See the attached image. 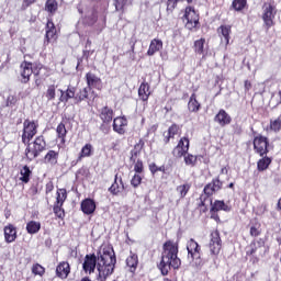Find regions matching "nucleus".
I'll return each mask as SVG.
<instances>
[{"mask_svg": "<svg viewBox=\"0 0 281 281\" xmlns=\"http://www.w3.org/2000/svg\"><path fill=\"white\" fill-rule=\"evenodd\" d=\"M115 251L111 247H104L99 251L98 257L95 255H87L83 261V271L86 273H93L95 271V265L99 272V280L105 281L115 269Z\"/></svg>", "mask_w": 281, "mask_h": 281, "instance_id": "f257e3e1", "label": "nucleus"}, {"mask_svg": "<svg viewBox=\"0 0 281 281\" xmlns=\"http://www.w3.org/2000/svg\"><path fill=\"white\" fill-rule=\"evenodd\" d=\"M162 256L159 269L162 276H168L170 269H179L181 259L179 258V243L168 240L162 246Z\"/></svg>", "mask_w": 281, "mask_h": 281, "instance_id": "f03ea898", "label": "nucleus"}, {"mask_svg": "<svg viewBox=\"0 0 281 281\" xmlns=\"http://www.w3.org/2000/svg\"><path fill=\"white\" fill-rule=\"evenodd\" d=\"M25 157L29 159V161H34L45 148H47V143H45V138L43 136H38L35 138L32 143L25 144Z\"/></svg>", "mask_w": 281, "mask_h": 281, "instance_id": "7ed1b4c3", "label": "nucleus"}, {"mask_svg": "<svg viewBox=\"0 0 281 281\" xmlns=\"http://www.w3.org/2000/svg\"><path fill=\"white\" fill-rule=\"evenodd\" d=\"M187 251H188V258H191L194 267H201L202 260H201V246L196 240L190 239L187 243Z\"/></svg>", "mask_w": 281, "mask_h": 281, "instance_id": "20e7f679", "label": "nucleus"}, {"mask_svg": "<svg viewBox=\"0 0 281 281\" xmlns=\"http://www.w3.org/2000/svg\"><path fill=\"white\" fill-rule=\"evenodd\" d=\"M261 19L266 30L273 27V20L276 19V8L270 2H265L262 5Z\"/></svg>", "mask_w": 281, "mask_h": 281, "instance_id": "39448f33", "label": "nucleus"}, {"mask_svg": "<svg viewBox=\"0 0 281 281\" xmlns=\"http://www.w3.org/2000/svg\"><path fill=\"white\" fill-rule=\"evenodd\" d=\"M38 128V124L34 121L25 120L23 123V134L22 142L24 144H30V140L34 138Z\"/></svg>", "mask_w": 281, "mask_h": 281, "instance_id": "423d86ee", "label": "nucleus"}, {"mask_svg": "<svg viewBox=\"0 0 281 281\" xmlns=\"http://www.w3.org/2000/svg\"><path fill=\"white\" fill-rule=\"evenodd\" d=\"M223 247V241L221 240V234L218 231H215L211 234V239L209 243V249L212 256H218Z\"/></svg>", "mask_w": 281, "mask_h": 281, "instance_id": "0eeeda50", "label": "nucleus"}, {"mask_svg": "<svg viewBox=\"0 0 281 281\" xmlns=\"http://www.w3.org/2000/svg\"><path fill=\"white\" fill-rule=\"evenodd\" d=\"M267 146H269V140H267V137H265V136L255 137L254 148H255L256 153H258V155H260V157H262L263 155H267V153H269V149L267 148Z\"/></svg>", "mask_w": 281, "mask_h": 281, "instance_id": "6e6552de", "label": "nucleus"}, {"mask_svg": "<svg viewBox=\"0 0 281 281\" xmlns=\"http://www.w3.org/2000/svg\"><path fill=\"white\" fill-rule=\"evenodd\" d=\"M184 19L189 30H192V27H196V25H199V15H196V11H194L192 7H188L186 9Z\"/></svg>", "mask_w": 281, "mask_h": 281, "instance_id": "1a4fd4ad", "label": "nucleus"}, {"mask_svg": "<svg viewBox=\"0 0 281 281\" xmlns=\"http://www.w3.org/2000/svg\"><path fill=\"white\" fill-rule=\"evenodd\" d=\"M223 188V182L218 178L214 179L211 183L204 187V194L212 196L214 192H218Z\"/></svg>", "mask_w": 281, "mask_h": 281, "instance_id": "9d476101", "label": "nucleus"}, {"mask_svg": "<svg viewBox=\"0 0 281 281\" xmlns=\"http://www.w3.org/2000/svg\"><path fill=\"white\" fill-rule=\"evenodd\" d=\"M32 74H34V70L32 69V63L23 61L21 64L22 82L24 83L30 82V76H32Z\"/></svg>", "mask_w": 281, "mask_h": 281, "instance_id": "9b49d317", "label": "nucleus"}, {"mask_svg": "<svg viewBox=\"0 0 281 281\" xmlns=\"http://www.w3.org/2000/svg\"><path fill=\"white\" fill-rule=\"evenodd\" d=\"M88 89H100L102 87V79L93 75V72H88L86 75Z\"/></svg>", "mask_w": 281, "mask_h": 281, "instance_id": "f8f14e48", "label": "nucleus"}, {"mask_svg": "<svg viewBox=\"0 0 281 281\" xmlns=\"http://www.w3.org/2000/svg\"><path fill=\"white\" fill-rule=\"evenodd\" d=\"M127 125L128 121H126L125 117H116L113 121V131H115V133H119V135H124V133H126L124 127Z\"/></svg>", "mask_w": 281, "mask_h": 281, "instance_id": "ddd939ff", "label": "nucleus"}, {"mask_svg": "<svg viewBox=\"0 0 281 281\" xmlns=\"http://www.w3.org/2000/svg\"><path fill=\"white\" fill-rule=\"evenodd\" d=\"M56 273L58 278H61V280H66V278L71 273V268L69 267L68 262H60L56 268Z\"/></svg>", "mask_w": 281, "mask_h": 281, "instance_id": "4468645a", "label": "nucleus"}, {"mask_svg": "<svg viewBox=\"0 0 281 281\" xmlns=\"http://www.w3.org/2000/svg\"><path fill=\"white\" fill-rule=\"evenodd\" d=\"M4 240L5 243H14L16 240V227L14 225L4 226Z\"/></svg>", "mask_w": 281, "mask_h": 281, "instance_id": "2eb2a0df", "label": "nucleus"}, {"mask_svg": "<svg viewBox=\"0 0 281 281\" xmlns=\"http://www.w3.org/2000/svg\"><path fill=\"white\" fill-rule=\"evenodd\" d=\"M215 122H217L220 126H227V124L232 123V116H229L225 110H220L215 115Z\"/></svg>", "mask_w": 281, "mask_h": 281, "instance_id": "dca6fc26", "label": "nucleus"}, {"mask_svg": "<svg viewBox=\"0 0 281 281\" xmlns=\"http://www.w3.org/2000/svg\"><path fill=\"white\" fill-rule=\"evenodd\" d=\"M160 49H164V42L161 40L154 38L149 44L147 56H155V54L160 52Z\"/></svg>", "mask_w": 281, "mask_h": 281, "instance_id": "f3484780", "label": "nucleus"}, {"mask_svg": "<svg viewBox=\"0 0 281 281\" xmlns=\"http://www.w3.org/2000/svg\"><path fill=\"white\" fill-rule=\"evenodd\" d=\"M100 120H102V122L105 124H111V122H113V109L103 106L100 110Z\"/></svg>", "mask_w": 281, "mask_h": 281, "instance_id": "a211bd4d", "label": "nucleus"}, {"mask_svg": "<svg viewBox=\"0 0 281 281\" xmlns=\"http://www.w3.org/2000/svg\"><path fill=\"white\" fill-rule=\"evenodd\" d=\"M60 102H69L72 98L76 100V87L69 86L66 91L60 90Z\"/></svg>", "mask_w": 281, "mask_h": 281, "instance_id": "6ab92c4d", "label": "nucleus"}, {"mask_svg": "<svg viewBox=\"0 0 281 281\" xmlns=\"http://www.w3.org/2000/svg\"><path fill=\"white\" fill-rule=\"evenodd\" d=\"M83 214H93L95 212V202L91 199H86L81 202Z\"/></svg>", "mask_w": 281, "mask_h": 281, "instance_id": "aec40b11", "label": "nucleus"}, {"mask_svg": "<svg viewBox=\"0 0 281 281\" xmlns=\"http://www.w3.org/2000/svg\"><path fill=\"white\" fill-rule=\"evenodd\" d=\"M138 95L143 102H147L148 98H150V86L143 82L138 88Z\"/></svg>", "mask_w": 281, "mask_h": 281, "instance_id": "412c9836", "label": "nucleus"}, {"mask_svg": "<svg viewBox=\"0 0 281 281\" xmlns=\"http://www.w3.org/2000/svg\"><path fill=\"white\" fill-rule=\"evenodd\" d=\"M59 154L56 150H48L44 157V164H48L49 166H56L58 164Z\"/></svg>", "mask_w": 281, "mask_h": 281, "instance_id": "4be33fe9", "label": "nucleus"}, {"mask_svg": "<svg viewBox=\"0 0 281 281\" xmlns=\"http://www.w3.org/2000/svg\"><path fill=\"white\" fill-rule=\"evenodd\" d=\"M231 212L232 211V207L227 204H225L224 201H221V200H216L213 204H212V207H211V212Z\"/></svg>", "mask_w": 281, "mask_h": 281, "instance_id": "5701e85b", "label": "nucleus"}, {"mask_svg": "<svg viewBox=\"0 0 281 281\" xmlns=\"http://www.w3.org/2000/svg\"><path fill=\"white\" fill-rule=\"evenodd\" d=\"M45 38L47 43H49L52 38H56V26L54 25V22L52 20L47 21Z\"/></svg>", "mask_w": 281, "mask_h": 281, "instance_id": "b1692460", "label": "nucleus"}, {"mask_svg": "<svg viewBox=\"0 0 281 281\" xmlns=\"http://www.w3.org/2000/svg\"><path fill=\"white\" fill-rule=\"evenodd\" d=\"M188 109L191 113H196L201 109V103H199V101L196 100L195 93L191 94L188 103Z\"/></svg>", "mask_w": 281, "mask_h": 281, "instance_id": "393cba45", "label": "nucleus"}, {"mask_svg": "<svg viewBox=\"0 0 281 281\" xmlns=\"http://www.w3.org/2000/svg\"><path fill=\"white\" fill-rule=\"evenodd\" d=\"M217 33L223 36L225 44L229 45V34H232V26L222 25L217 29Z\"/></svg>", "mask_w": 281, "mask_h": 281, "instance_id": "a878e982", "label": "nucleus"}, {"mask_svg": "<svg viewBox=\"0 0 281 281\" xmlns=\"http://www.w3.org/2000/svg\"><path fill=\"white\" fill-rule=\"evenodd\" d=\"M261 247H265V240L263 239H257L250 244V249L246 251L247 256H254L258 249H261Z\"/></svg>", "mask_w": 281, "mask_h": 281, "instance_id": "bb28decb", "label": "nucleus"}, {"mask_svg": "<svg viewBox=\"0 0 281 281\" xmlns=\"http://www.w3.org/2000/svg\"><path fill=\"white\" fill-rule=\"evenodd\" d=\"M91 153H93V145L92 144H86L77 158V161H82L85 157H91Z\"/></svg>", "mask_w": 281, "mask_h": 281, "instance_id": "cd10ccee", "label": "nucleus"}, {"mask_svg": "<svg viewBox=\"0 0 281 281\" xmlns=\"http://www.w3.org/2000/svg\"><path fill=\"white\" fill-rule=\"evenodd\" d=\"M193 49L195 54L203 56V54H205V38L201 37L200 40H196L194 42Z\"/></svg>", "mask_w": 281, "mask_h": 281, "instance_id": "c85d7f7f", "label": "nucleus"}, {"mask_svg": "<svg viewBox=\"0 0 281 281\" xmlns=\"http://www.w3.org/2000/svg\"><path fill=\"white\" fill-rule=\"evenodd\" d=\"M27 234H38L41 232V222L31 221L26 224Z\"/></svg>", "mask_w": 281, "mask_h": 281, "instance_id": "c756f323", "label": "nucleus"}, {"mask_svg": "<svg viewBox=\"0 0 281 281\" xmlns=\"http://www.w3.org/2000/svg\"><path fill=\"white\" fill-rule=\"evenodd\" d=\"M21 178L20 181L23 183H30V176L32 175V170H30V167L24 166L20 171Z\"/></svg>", "mask_w": 281, "mask_h": 281, "instance_id": "7c9ffc66", "label": "nucleus"}, {"mask_svg": "<svg viewBox=\"0 0 281 281\" xmlns=\"http://www.w3.org/2000/svg\"><path fill=\"white\" fill-rule=\"evenodd\" d=\"M89 91H91L89 88L81 89L78 93H76L75 101L79 103L82 102V100H87L89 98Z\"/></svg>", "mask_w": 281, "mask_h": 281, "instance_id": "2f4dec72", "label": "nucleus"}, {"mask_svg": "<svg viewBox=\"0 0 281 281\" xmlns=\"http://www.w3.org/2000/svg\"><path fill=\"white\" fill-rule=\"evenodd\" d=\"M271 165V158L269 157H263L261 158L258 162H257V168L260 172H262L263 170H267V168H269V166Z\"/></svg>", "mask_w": 281, "mask_h": 281, "instance_id": "473e14b6", "label": "nucleus"}, {"mask_svg": "<svg viewBox=\"0 0 281 281\" xmlns=\"http://www.w3.org/2000/svg\"><path fill=\"white\" fill-rule=\"evenodd\" d=\"M172 153H173V157H178V158L186 157V155L188 154V143L186 147H181V145H177Z\"/></svg>", "mask_w": 281, "mask_h": 281, "instance_id": "72a5a7b5", "label": "nucleus"}, {"mask_svg": "<svg viewBox=\"0 0 281 281\" xmlns=\"http://www.w3.org/2000/svg\"><path fill=\"white\" fill-rule=\"evenodd\" d=\"M137 262H138L137 255H131L126 259V265H127V267H130L132 272L137 269Z\"/></svg>", "mask_w": 281, "mask_h": 281, "instance_id": "f704fd0d", "label": "nucleus"}, {"mask_svg": "<svg viewBox=\"0 0 281 281\" xmlns=\"http://www.w3.org/2000/svg\"><path fill=\"white\" fill-rule=\"evenodd\" d=\"M66 200H67V190H65V189H59V190L57 191L56 204H57V205H63Z\"/></svg>", "mask_w": 281, "mask_h": 281, "instance_id": "c9c22d12", "label": "nucleus"}, {"mask_svg": "<svg viewBox=\"0 0 281 281\" xmlns=\"http://www.w3.org/2000/svg\"><path fill=\"white\" fill-rule=\"evenodd\" d=\"M176 191L180 195V199H184L186 194L190 192V184L186 183V184L178 186Z\"/></svg>", "mask_w": 281, "mask_h": 281, "instance_id": "e433bc0d", "label": "nucleus"}, {"mask_svg": "<svg viewBox=\"0 0 281 281\" xmlns=\"http://www.w3.org/2000/svg\"><path fill=\"white\" fill-rule=\"evenodd\" d=\"M45 10L47 12H50V14H54V12L58 10V2H56L55 0H47L45 4Z\"/></svg>", "mask_w": 281, "mask_h": 281, "instance_id": "4c0bfd02", "label": "nucleus"}, {"mask_svg": "<svg viewBox=\"0 0 281 281\" xmlns=\"http://www.w3.org/2000/svg\"><path fill=\"white\" fill-rule=\"evenodd\" d=\"M183 157L186 166H190L191 168H194V166H196V156L192 154H187Z\"/></svg>", "mask_w": 281, "mask_h": 281, "instance_id": "58836bf2", "label": "nucleus"}, {"mask_svg": "<svg viewBox=\"0 0 281 281\" xmlns=\"http://www.w3.org/2000/svg\"><path fill=\"white\" fill-rule=\"evenodd\" d=\"M245 5H247V0H234L232 3V8H234L236 12H240V10H245Z\"/></svg>", "mask_w": 281, "mask_h": 281, "instance_id": "ea45409f", "label": "nucleus"}, {"mask_svg": "<svg viewBox=\"0 0 281 281\" xmlns=\"http://www.w3.org/2000/svg\"><path fill=\"white\" fill-rule=\"evenodd\" d=\"M177 133H179V125L172 124V125L168 128L167 142H170V139H171L172 137H175V135H177Z\"/></svg>", "mask_w": 281, "mask_h": 281, "instance_id": "a19ab883", "label": "nucleus"}, {"mask_svg": "<svg viewBox=\"0 0 281 281\" xmlns=\"http://www.w3.org/2000/svg\"><path fill=\"white\" fill-rule=\"evenodd\" d=\"M57 135L58 137L61 139V142H65V137L67 135V128L65 127V125L63 123H60L58 126H57Z\"/></svg>", "mask_w": 281, "mask_h": 281, "instance_id": "79ce46f5", "label": "nucleus"}, {"mask_svg": "<svg viewBox=\"0 0 281 281\" xmlns=\"http://www.w3.org/2000/svg\"><path fill=\"white\" fill-rule=\"evenodd\" d=\"M47 100H56V86L52 85L46 91Z\"/></svg>", "mask_w": 281, "mask_h": 281, "instance_id": "37998d69", "label": "nucleus"}, {"mask_svg": "<svg viewBox=\"0 0 281 281\" xmlns=\"http://www.w3.org/2000/svg\"><path fill=\"white\" fill-rule=\"evenodd\" d=\"M32 273H34V276H44L45 268L43 266L36 263L32 267Z\"/></svg>", "mask_w": 281, "mask_h": 281, "instance_id": "c03bdc74", "label": "nucleus"}, {"mask_svg": "<svg viewBox=\"0 0 281 281\" xmlns=\"http://www.w3.org/2000/svg\"><path fill=\"white\" fill-rule=\"evenodd\" d=\"M122 188H124V184H122V187H120V184L117 183V178H116L114 183L109 188V192H111V194H119V192L122 190Z\"/></svg>", "mask_w": 281, "mask_h": 281, "instance_id": "a18cd8bd", "label": "nucleus"}, {"mask_svg": "<svg viewBox=\"0 0 281 281\" xmlns=\"http://www.w3.org/2000/svg\"><path fill=\"white\" fill-rule=\"evenodd\" d=\"M260 234V224L259 223H255L250 226V236H252V238L258 237V235Z\"/></svg>", "mask_w": 281, "mask_h": 281, "instance_id": "49530a36", "label": "nucleus"}, {"mask_svg": "<svg viewBox=\"0 0 281 281\" xmlns=\"http://www.w3.org/2000/svg\"><path fill=\"white\" fill-rule=\"evenodd\" d=\"M179 1H183V0H168L167 1V10H175V8H177V3H179ZM188 3H192V0H187Z\"/></svg>", "mask_w": 281, "mask_h": 281, "instance_id": "de8ad7c7", "label": "nucleus"}, {"mask_svg": "<svg viewBox=\"0 0 281 281\" xmlns=\"http://www.w3.org/2000/svg\"><path fill=\"white\" fill-rule=\"evenodd\" d=\"M142 183V176L139 175H134V177L131 180V184L133 186V188H139Z\"/></svg>", "mask_w": 281, "mask_h": 281, "instance_id": "09e8293b", "label": "nucleus"}, {"mask_svg": "<svg viewBox=\"0 0 281 281\" xmlns=\"http://www.w3.org/2000/svg\"><path fill=\"white\" fill-rule=\"evenodd\" d=\"M63 205L60 204H56L54 206V214H56V216H58V218H63V216H65V211H63Z\"/></svg>", "mask_w": 281, "mask_h": 281, "instance_id": "8fccbe9b", "label": "nucleus"}, {"mask_svg": "<svg viewBox=\"0 0 281 281\" xmlns=\"http://www.w3.org/2000/svg\"><path fill=\"white\" fill-rule=\"evenodd\" d=\"M270 128L272 131H276V132L280 131V128H281V119L279 117V119L272 121L270 123Z\"/></svg>", "mask_w": 281, "mask_h": 281, "instance_id": "3c124183", "label": "nucleus"}, {"mask_svg": "<svg viewBox=\"0 0 281 281\" xmlns=\"http://www.w3.org/2000/svg\"><path fill=\"white\" fill-rule=\"evenodd\" d=\"M127 0H114V5L116 12H120V10H124V5H126Z\"/></svg>", "mask_w": 281, "mask_h": 281, "instance_id": "603ef678", "label": "nucleus"}, {"mask_svg": "<svg viewBox=\"0 0 281 281\" xmlns=\"http://www.w3.org/2000/svg\"><path fill=\"white\" fill-rule=\"evenodd\" d=\"M178 146H180V148H186V146H188V150H190V139H188V137L181 138Z\"/></svg>", "mask_w": 281, "mask_h": 281, "instance_id": "864d4df0", "label": "nucleus"}, {"mask_svg": "<svg viewBox=\"0 0 281 281\" xmlns=\"http://www.w3.org/2000/svg\"><path fill=\"white\" fill-rule=\"evenodd\" d=\"M134 170L138 175L142 173L144 171V162H142V160H137L135 166H134Z\"/></svg>", "mask_w": 281, "mask_h": 281, "instance_id": "5fc2aeb1", "label": "nucleus"}, {"mask_svg": "<svg viewBox=\"0 0 281 281\" xmlns=\"http://www.w3.org/2000/svg\"><path fill=\"white\" fill-rule=\"evenodd\" d=\"M111 123H105L103 122L101 125H100V131L102 133H104V135H108L109 131H111V126H110Z\"/></svg>", "mask_w": 281, "mask_h": 281, "instance_id": "6e6d98bb", "label": "nucleus"}, {"mask_svg": "<svg viewBox=\"0 0 281 281\" xmlns=\"http://www.w3.org/2000/svg\"><path fill=\"white\" fill-rule=\"evenodd\" d=\"M15 102H16V99L14 98V95H9L7 99V106H12L14 105Z\"/></svg>", "mask_w": 281, "mask_h": 281, "instance_id": "4d7b16f0", "label": "nucleus"}, {"mask_svg": "<svg viewBox=\"0 0 281 281\" xmlns=\"http://www.w3.org/2000/svg\"><path fill=\"white\" fill-rule=\"evenodd\" d=\"M149 170H150L151 175H155V172H158L159 167H157V165L155 162H151L149 165Z\"/></svg>", "mask_w": 281, "mask_h": 281, "instance_id": "13d9d810", "label": "nucleus"}, {"mask_svg": "<svg viewBox=\"0 0 281 281\" xmlns=\"http://www.w3.org/2000/svg\"><path fill=\"white\" fill-rule=\"evenodd\" d=\"M244 87H245V91H249V89H251V81L246 80Z\"/></svg>", "mask_w": 281, "mask_h": 281, "instance_id": "bf43d9fd", "label": "nucleus"}, {"mask_svg": "<svg viewBox=\"0 0 281 281\" xmlns=\"http://www.w3.org/2000/svg\"><path fill=\"white\" fill-rule=\"evenodd\" d=\"M52 190H54V184L53 183H48L46 184V192H52Z\"/></svg>", "mask_w": 281, "mask_h": 281, "instance_id": "052dcab7", "label": "nucleus"}, {"mask_svg": "<svg viewBox=\"0 0 281 281\" xmlns=\"http://www.w3.org/2000/svg\"><path fill=\"white\" fill-rule=\"evenodd\" d=\"M158 172H166V167L165 166L158 167Z\"/></svg>", "mask_w": 281, "mask_h": 281, "instance_id": "680f3d73", "label": "nucleus"}, {"mask_svg": "<svg viewBox=\"0 0 281 281\" xmlns=\"http://www.w3.org/2000/svg\"><path fill=\"white\" fill-rule=\"evenodd\" d=\"M35 0H24V3H26V5H32V3H34Z\"/></svg>", "mask_w": 281, "mask_h": 281, "instance_id": "e2e57ef3", "label": "nucleus"}, {"mask_svg": "<svg viewBox=\"0 0 281 281\" xmlns=\"http://www.w3.org/2000/svg\"><path fill=\"white\" fill-rule=\"evenodd\" d=\"M221 173L222 175H227V167L222 168Z\"/></svg>", "mask_w": 281, "mask_h": 281, "instance_id": "0e129e2a", "label": "nucleus"}, {"mask_svg": "<svg viewBox=\"0 0 281 281\" xmlns=\"http://www.w3.org/2000/svg\"><path fill=\"white\" fill-rule=\"evenodd\" d=\"M35 85H36V87H38V85H41V81L38 79H36Z\"/></svg>", "mask_w": 281, "mask_h": 281, "instance_id": "69168bd1", "label": "nucleus"}, {"mask_svg": "<svg viewBox=\"0 0 281 281\" xmlns=\"http://www.w3.org/2000/svg\"><path fill=\"white\" fill-rule=\"evenodd\" d=\"M228 188H234V182H231Z\"/></svg>", "mask_w": 281, "mask_h": 281, "instance_id": "338daca9", "label": "nucleus"}, {"mask_svg": "<svg viewBox=\"0 0 281 281\" xmlns=\"http://www.w3.org/2000/svg\"><path fill=\"white\" fill-rule=\"evenodd\" d=\"M132 52H135V44L132 45Z\"/></svg>", "mask_w": 281, "mask_h": 281, "instance_id": "774afa93", "label": "nucleus"}]
</instances>
